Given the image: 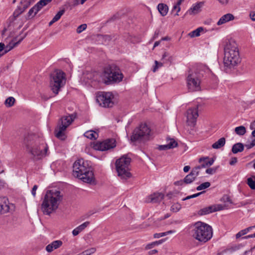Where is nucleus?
Instances as JSON below:
<instances>
[{"label": "nucleus", "instance_id": "6e6552de", "mask_svg": "<svg viewBox=\"0 0 255 255\" xmlns=\"http://www.w3.org/2000/svg\"><path fill=\"white\" fill-rule=\"evenodd\" d=\"M131 161V158L128 155H124L116 162V170L118 176L122 179H127L131 176L129 166Z\"/></svg>", "mask_w": 255, "mask_h": 255}, {"label": "nucleus", "instance_id": "774afa93", "mask_svg": "<svg viewBox=\"0 0 255 255\" xmlns=\"http://www.w3.org/2000/svg\"><path fill=\"white\" fill-rule=\"evenodd\" d=\"M190 169V167L189 166H184V167L183 168V171L185 172H187L189 171Z\"/></svg>", "mask_w": 255, "mask_h": 255}, {"label": "nucleus", "instance_id": "37998d69", "mask_svg": "<svg viewBox=\"0 0 255 255\" xmlns=\"http://www.w3.org/2000/svg\"><path fill=\"white\" fill-rule=\"evenodd\" d=\"M200 167L198 166L195 167L191 170V172L189 173L190 175L193 176L195 178H196L197 176H198L199 174Z\"/></svg>", "mask_w": 255, "mask_h": 255}, {"label": "nucleus", "instance_id": "c85d7f7f", "mask_svg": "<svg viewBox=\"0 0 255 255\" xmlns=\"http://www.w3.org/2000/svg\"><path fill=\"white\" fill-rule=\"evenodd\" d=\"M84 136L91 139H96L98 137V134L93 130L87 131L84 133Z\"/></svg>", "mask_w": 255, "mask_h": 255}, {"label": "nucleus", "instance_id": "2eb2a0df", "mask_svg": "<svg viewBox=\"0 0 255 255\" xmlns=\"http://www.w3.org/2000/svg\"><path fill=\"white\" fill-rule=\"evenodd\" d=\"M9 202L5 197H0V215L8 213L10 210Z\"/></svg>", "mask_w": 255, "mask_h": 255}, {"label": "nucleus", "instance_id": "58836bf2", "mask_svg": "<svg viewBox=\"0 0 255 255\" xmlns=\"http://www.w3.org/2000/svg\"><path fill=\"white\" fill-rule=\"evenodd\" d=\"M195 179L196 178H195L193 176H192L189 174L185 176L183 180L185 183L190 184L194 181Z\"/></svg>", "mask_w": 255, "mask_h": 255}, {"label": "nucleus", "instance_id": "9d476101", "mask_svg": "<svg viewBox=\"0 0 255 255\" xmlns=\"http://www.w3.org/2000/svg\"><path fill=\"white\" fill-rule=\"evenodd\" d=\"M64 73L61 70H56L51 75L50 86L52 91L58 94L60 88L64 85Z\"/></svg>", "mask_w": 255, "mask_h": 255}, {"label": "nucleus", "instance_id": "6ab92c4d", "mask_svg": "<svg viewBox=\"0 0 255 255\" xmlns=\"http://www.w3.org/2000/svg\"><path fill=\"white\" fill-rule=\"evenodd\" d=\"M25 36V34L19 38L18 39L17 37H15L6 47V50H5L4 53H6L11 49H12L14 47L16 46L20 42L24 39Z\"/></svg>", "mask_w": 255, "mask_h": 255}, {"label": "nucleus", "instance_id": "ddd939ff", "mask_svg": "<svg viewBox=\"0 0 255 255\" xmlns=\"http://www.w3.org/2000/svg\"><path fill=\"white\" fill-rule=\"evenodd\" d=\"M116 140L114 138L108 139L102 142H98L93 145L95 150L100 151L108 150L116 147Z\"/></svg>", "mask_w": 255, "mask_h": 255}, {"label": "nucleus", "instance_id": "20e7f679", "mask_svg": "<svg viewBox=\"0 0 255 255\" xmlns=\"http://www.w3.org/2000/svg\"><path fill=\"white\" fill-rule=\"evenodd\" d=\"M62 195L57 190L47 191L41 205V210L44 214L49 215L58 208Z\"/></svg>", "mask_w": 255, "mask_h": 255}, {"label": "nucleus", "instance_id": "7c9ffc66", "mask_svg": "<svg viewBox=\"0 0 255 255\" xmlns=\"http://www.w3.org/2000/svg\"><path fill=\"white\" fill-rule=\"evenodd\" d=\"M33 1L34 0H22L19 6L25 11Z\"/></svg>", "mask_w": 255, "mask_h": 255}, {"label": "nucleus", "instance_id": "393cba45", "mask_svg": "<svg viewBox=\"0 0 255 255\" xmlns=\"http://www.w3.org/2000/svg\"><path fill=\"white\" fill-rule=\"evenodd\" d=\"M158 10L162 16H165L168 11V6L164 3H159L157 6Z\"/></svg>", "mask_w": 255, "mask_h": 255}, {"label": "nucleus", "instance_id": "7ed1b4c3", "mask_svg": "<svg viewBox=\"0 0 255 255\" xmlns=\"http://www.w3.org/2000/svg\"><path fill=\"white\" fill-rule=\"evenodd\" d=\"M73 175L83 182L91 184H96V180L92 167L83 159L76 160L73 166Z\"/></svg>", "mask_w": 255, "mask_h": 255}, {"label": "nucleus", "instance_id": "052dcab7", "mask_svg": "<svg viewBox=\"0 0 255 255\" xmlns=\"http://www.w3.org/2000/svg\"><path fill=\"white\" fill-rule=\"evenodd\" d=\"M237 161L238 159L237 157H232L230 161V164L231 165H234L237 162Z\"/></svg>", "mask_w": 255, "mask_h": 255}, {"label": "nucleus", "instance_id": "473e14b6", "mask_svg": "<svg viewBox=\"0 0 255 255\" xmlns=\"http://www.w3.org/2000/svg\"><path fill=\"white\" fill-rule=\"evenodd\" d=\"M255 228V226H251V227H249L244 230L241 231L240 232H239V233H238L236 234V238L237 239L239 238L241 236H242L244 235H246L251 230H252L253 228Z\"/></svg>", "mask_w": 255, "mask_h": 255}, {"label": "nucleus", "instance_id": "6e6d98bb", "mask_svg": "<svg viewBox=\"0 0 255 255\" xmlns=\"http://www.w3.org/2000/svg\"><path fill=\"white\" fill-rule=\"evenodd\" d=\"M216 168H209L206 169V173L212 175L216 172Z\"/></svg>", "mask_w": 255, "mask_h": 255}, {"label": "nucleus", "instance_id": "de8ad7c7", "mask_svg": "<svg viewBox=\"0 0 255 255\" xmlns=\"http://www.w3.org/2000/svg\"><path fill=\"white\" fill-rule=\"evenodd\" d=\"M154 63H155V66L153 69V72H155L156 71V70L159 68V67H161L163 66V63H165V61H163V62H158L157 61L155 60L154 61Z\"/></svg>", "mask_w": 255, "mask_h": 255}, {"label": "nucleus", "instance_id": "423d86ee", "mask_svg": "<svg viewBox=\"0 0 255 255\" xmlns=\"http://www.w3.org/2000/svg\"><path fill=\"white\" fill-rule=\"evenodd\" d=\"M124 75L120 68L115 64L106 66L101 74L102 82L107 85L119 83L122 81Z\"/></svg>", "mask_w": 255, "mask_h": 255}, {"label": "nucleus", "instance_id": "603ef678", "mask_svg": "<svg viewBox=\"0 0 255 255\" xmlns=\"http://www.w3.org/2000/svg\"><path fill=\"white\" fill-rule=\"evenodd\" d=\"M87 28V24H81L80 25H79L77 28V30H76V32L78 33H81L83 31H84V30H85Z\"/></svg>", "mask_w": 255, "mask_h": 255}, {"label": "nucleus", "instance_id": "b1692460", "mask_svg": "<svg viewBox=\"0 0 255 255\" xmlns=\"http://www.w3.org/2000/svg\"><path fill=\"white\" fill-rule=\"evenodd\" d=\"M244 147L245 145L241 142L235 143L232 146V151L234 154L241 152L244 150Z\"/></svg>", "mask_w": 255, "mask_h": 255}, {"label": "nucleus", "instance_id": "5701e85b", "mask_svg": "<svg viewBox=\"0 0 255 255\" xmlns=\"http://www.w3.org/2000/svg\"><path fill=\"white\" fill-rule=\"evenodd\" d=\"M87 78L93 81H98V82L102 81L101 75L97 72H89L86 75Z\"/></svg>", "mask_w": 255, "mask_h": 255}, {"label": "nucleus", "instance_id": "dca6fc26", "mask_svg": "<svg viewBox=\"0 0 255 255\" xmlns=\"http://www.w3.org/2000/svg\"><path fill=\"white\" fill-rule=\"evenodd\" d=\"M204 2L200 1L193 4L192 7L188 10L186 13L190 15H195L201 11V8L204 5Z\"/></svg>", "mask_w": 255, "mask_h": 255}, {"label": "nucleus", "instance_id": "412c9836", "mask_svg": "<svg viewBox=\"0 0 255 255\" xmlns=\"http://www.w3.org/2000/svg\"><path fill=\"white\" fill-rule=\"evenodd\" d=\"M235 17L233 14L231 13H227L223 15L219 20L217 22L218 25H220L224 24L228 21L234 20Z\"/></svg>", "mask_w": 255, "mask_h": 255}, {"label": "nucleus", "instance_id": "c9c22d12", "mask_svg": "<svg viewBox=\"0 0 255 255\" xmlns=\"http://www.w3.org/2000/svg\"><path fill=\"white\" fill-rule=\"evenodd\" d=\"M176 231L175 230H170L165 232L155 233L154 234L153 237L154 238H159L160 237L168 235L170 234L175 233Z\"/></svg>", "mask_w": 255, "mask_h": 255}, {"label": "nucleus", "instance_id": "e433bc0d", "mask_svg": "<svg viewBox=\"0 0 255 255\" xmlns=\"http://www.w3.org/2000/svg\"><path fill=\"white\" fill-rule=\"evenodd\" d=\"M15 101L13 97H9L5 100L4 104L6 107H11L14 105Z\"/></svg>", "mask_w": 255, "mask_h": 255}, {"label": "nucleus", "instance_id": "bb28decb", "mask_svg": "<svg viewBox=\"0 0 255 255\" xmlns=\"http://www.w3.org/2000/svg\"><path fill=\"white\" fill-rule=\"evenodd\" d=\"M39 10V8L36 6V5L35 4L34 6L29 9L27 13V19H30L34 17Z\"/></svg>", "mask_w": 255, "mask_h": 255}, {"label": "nucleus", "instance_id": "3c124183", "mask_svg": "<svg viewBox=\"0 0 255 255\" xmlns=\"http://www.w3.org/2000/svg\"><path fill=\"white\" fill-rule=\"evenodd\" d=\"M204 192H205V191H202V192H199V193L193 194L192 195L188 196L186 197L183 198V201H185V200H187L190 199L191 198L197 197L199 196V195H200L201 194H202Z\"/></svg>", "mask_w": 255, "mask_h": 255}, {"label": "nucleus", "instance_id": "680f3d73", "mask_svg": "<svg viewBox=\"0 0 255 255\" xmlns=\"http://www.w3.org/2000/svg\"><path fill=\"white\" fill-rule=\"evenodd\" d=\"M6 183L2 180L0 179V190L6 187Z\"/></svg>", "mask_w": 255, "mask_h": 255}, {"label": "nucleus", "instance_id": "c756f323", "mask_svg": "<svg viewBox=\"0 0 255 255\" xmlns=\"http://www.w3.org/2000/svg\"><path fill=\"white\" fill-rule=\"evenodd\" d=\"M166 144L169 149H172L178 146L177 142L174 138H167Z\"/></svg>", "mask_w": 255, "mask_h": 255}, {"label": "nucleus", "instance_id": "a19ab883", "mask_svg": "<svg viewBox=\"0 0 255 255\" xmlns=\"http://www.w3.org/2000/svg\"><path fill=\"white\" fill-rule=\"evenodd\" d=\"M209 159V157H202V158H200L199 160V162L200 163H202V162H203V163H201L200 165H199L198 166L199 167H200V169L201 168H205L206 167H208V165H206V160L208 159Z\"/></svg>", "mask_w": 255, "mask_h": 255}, {"label": "nucleus", "instance_id": "39448f33", "mask_svg": "<svg viewBox=\"0 0 255 255\" xmlns=\"http://www.w3.org/2000/svg\"><path fill=\"white\" fill-rule=\"evenodd\" d=\"M191 232L194 239L204 243L209 241L213 236L211 226L201 222L195 223Z\"/></svg>", "mask_w": 255, "mask_h": 255}, {"label": "nucleus", "instance_id": "f3484780", "mask_svg": "<svg viewBox=\"0 0 255 255\" xmlns=\"http://www.w3.org/2000/svg\"><path fill=\"white\" fill-rule=\"evenodd\" d=\"M164 195L161 193H154L150 195L146 200L148 203H155L160 202L163 198Z\"/></svg>", "mask_w": 255, "mask_h": 255}, {"label": "nucleus", "instance_id": "13d9d810", "mask_svg": "<svg viewBox=\"0 0 255 255\" xmlns=\"http://www.w3.org/2000/svg\"><path fill=\"white\" fill-rule=\"evenodd\" d=\"M255 145V139H254L252 141V142L249 144H246L245 145V146L247 148V149H250L253 147Z\"/></svg>", "mask_w": 255, "mask_h": 255}, {"label": "nucleus", "instance_id": "5fc2aeb1", "mask_svg": "<svg viewBox=\"0 0 255 255\" xmlns=\"http://www.w3.org/2000/svg\"><path fill=\"white\" fill-rule=\"evenodd\" d=\"M47 4V2H46L43 0H40L38 2H37L36 5V6H37L38 8H39V9L40 10L42 7L45 5H46Z\"/></svg>", "mask_w": 255, "mask_h": 255}, {"label": "nucleus", "instance_id": "0eeeda50", "mask_svg": "<svg viewBox=\"0 0 255 255\" xmlns=\"http://www.w3.org/2000/svg\"><path fill=\"white\" fill-rule=\"evenodd\" d=\"M76 116V113H74L69 114L68 116H63L60 119L58 127L55 129V134L56 137L61 140L65 139L66 136L65 131L74 121Z\"/></svg>", "mask_w": 255, "mask_h": 255}, {"label": "nucleus", "instance_id": "72a5a7b5", "mask_svg": "<svg viewBox=\"0 0 255 255\" xmlns=\"http://www.w3.org/2000/svg\"><path fill=\"white\" fill-rule=\"evenodd\" d=\"M203 30V28L202 27H200L195 30L190 32L188 35L191 37H197L200 35V32Z\"/></svg>", "mask_w": 255, "mask_h": 255}, {"label": "nucleus", "instance_id": "864d4df0", "mask_svg": "<svg viewBox=\"0 0 255 255\" xmlns=\"http://www.w3.org/2000/svg\"><path fill=\"white\" fill-rule=\"evenodd\" d=\"M212 206V209H213V212H216L218 211L222 210L225 209L224 207L222 205H214V206Z\"/></svg>", "mask_w": 255, "mask_h": 255}, {"label": "nucleus", "instance_id": "09e8293b", "mask_svg": "<svg viewBox=\"0 0 255 255\" xmlns=\"http://www.w3.org/2000/svg\"><path fill=\"white\" fill-rule=\"evenodd\" d=\"M181 209V205L178 203L174 204L171 207V211L177 212Z\"/></svg>", "mask_w": 255, "mask_h": 255}, {"label": "nucleus", "instance_id": "c03bdc74", "mask_svg": "<svg viewBox=\"0 0 255 255\" xmlns=\"http://www.w3.org/2000/svg\"><path fill=\"white\" fill-rule=\"evenodd\" d=\"M161 60L165 63L167 61H171L172 57L167 52H165L162 56Z\"/></svg>", "mask_w": 255, "mask_h": 255}, {"label": "nucleus", "instance_id": "bf43d9fd", "mask_svg": "<svg viewBox=\"0 0 255 255\" xmlns=\"http://www.w3.org/2000/svg\"><path fill=\"white\" fill-rule=\"evenodd\" d=\"M158 149L160 150H166L170 149L168 148L167 144L159 145L158 147Z\"/></svg>", "mask_w": 255, "mask_h": 255}, {"label": "nucleus", "instance_id": "69168bd1", "mask_svg": "<svg viewBox=\"0 0 255 255\" xmlns=\"http://www.w3.org/2000/svg\"><path fill=\"white\" fill-rule=\"evenodd\" d=\"M206 165H208V166H210L213 164L214 160V159H212L209 161L206 160Z\"/></svg>", "mask_w": 255, "mask_h": 255}, {"label": "nucleus", "instance_id": "aec40b11", "mask_svg": "<svg viewBox=\"0 0 255 255\" xmlns=\"http://www.w3.org/2000/svg\"><path fill=\"white\" fill-rule=\"evenodd\" d=\"M62 244V242L60 240L54 241L46 247V250L47 252L51 253L54 250L60 248Z\"/></svg>", "mask_w": 255, "mask_h": 255}, {"label": "nucleus", "instance_id": "f257e3e1", "mask_svg": "<svg viewBox=\"0 0 255 255\" xmlns=\"http://www.w3.org/2000/svg\"><path fill=\"white\" fill-rule=\"evenodd\" d=\"M23 144L34 160H40L46 155L48 147L43 138L38 135L28 133L24 137Z\"/></svg>", "mask_w": 255, "mask_h": 255}, {"label": "nucleus", "instance_id": "ea45409f", "mask_svg": "<svg viewBox=\"0 0 255 255\" xmlns=\"http://www.w3.org/2000/svg\"><path fill=\"white\" fill-rule=\"evenodd\" d=\"M211 185V184L209 182H206L204 183H202L200 185H199L196 189L198 191L202 190L203 189H205L208 187H209Z\"/></svg>", "mask_w": 255, "mask_h": 255}, {"label": "nucleus", "instance_id": "79ce46f5", "mask_svg": "<svg viewBox=\"0 0 255 255\" xmlns=\"http://www.w3.org/2000/svg\"><path fill=\"white\" fill-rule=\"evenodd\" d=\"M96 252V249L92 248L80 253V255H90Z\"/></svg>", "mask_w": 255, "mask_h": 255}, {"label": "nucleus", "instance_id": "e2e57ef3", "mask_svg": "<svg viewBox=\"0 0 255 255\" xmlns=\"http://www.w3.org/2000/svg\"><path fill=\"white\" fill-rule=\"evenodd\" d=\"M250 17L253 21H255V11H252L250 13Z\"/></svg>", "mask_w": 255, "mask_h": 255}, {"label": "nucleus", "instance_id": "f03ea898", "mask_svg": "<svg viewBox=\"0 0 255 255\" xmlns=\"http://www.w3.org/2000/svg\"><path fill=\"white\" fill-rule=\"evenodd\" d=\"M241 61L238 44L234 40H228L224 46V66L232 69L237 66Z\"/></svg>", "mask_w": 255, "mask_h": 255}, {"label": "nucleus", "instance_id": "4468645a", "mask_svg": "<svg viewBox=\"0 0 255 255\" xmlns=\"http://www.w3.org/2000/svg\"><path fill=\"white\" fill-rule=\"evenodd\" d=\"M198 107L189 108L186 112V122L189 126L194 127L196 123V120L198 117Z\"/></svg>", "mask_w": 255, "mask_h": 255}, {"label": "nucleus", "instance_id": "a18cd8bd", "mask_svg": "<svg viewBox=\"0 0 255 255\" xmlns=\"http://www.w3.org/2000/svg\"><path fill=\"white\" fill-rule=\"evenodd\" d=\"M247 183L252 189H255V182L252 177L249 178L247 179Z\"/></svg>", "mask_w": 255, "mask_h": 255}, {"label": "nucleus", "instance_id": "338daca9", "mask_svg": "<svg viewBox=\"0 0 255 255\" xmlns=\"http://www.w3.org/2000/svg\"><path fill=\"white\" fill-rule=\"evenodd\" d=\"M184 183V180H180L178 181L175 182V185H182Z\"/></svg>", "mask_w": 255, "mask_h": 255}, {"label": "nucleus", "instance_id": "0e129e2a", "mask_svg": "<svg viewBox=\"0 0 255 255\" xmlns=\"http://www.w3.org/2000/svg\"><path fill=\"white\" fill-rule=\"evenodd\" d=\"M37 185H34L33 188H32V191H31V193L32 194V195L35 197V195H36V190H37Z\"/></svg>", "mask_w": 255, "mask_h": 255}, {"label": "nucleus", "instance_id": "4c0bfd02", "mask_svg": "<svg viewBox=\"0 0 255 255\" xmlns=\"http://www.w3.org/2000/svg\"><path fill=\"white\" fill-rule=\"evenodd\" d=\"M24 10L19 6H17V8L14 10L13 13V16L14 18H16L21 13L24 12Z\"/></svg>", "mask_w": 255, "mask_h": 255}, {"label": "nucleus", "instance_id": "4d7b16f0", "mask_svg": "<svg viewBox=\"0 0 255 255\" xmlns=\"http://www.w3.org/2000/svg\"><path fill=\"white\" fill-rule=\"evenodd\" d=\"M250 128L253 129V131L252 132V135L253 137H255V121L251 123L250 125Z\"/></svg>", "mask_w": 255, "mask_h": 255}, {"label": "nucleus", "instance_id": "1a4fd4ad", "mask_svg": "<svg viewBox=\"0 0 255 255\" xmlns=\"http://www.w3.org/2000/svg\"><path fill=\"white\" fill-rule=\"evenodd\" d=\"M201 74L194 70L188 71L186 78L187 86L190 92L199 91L201 90Z\"/></svg>", "mask_w": 255, "mask_h": 255}, {"label": "nucleus", "instance_id": "cd10ccee", "mask_svg": "<svg viewBox=\"0 0 255 255\" xmlns=\"http://www.w3.org/2000/svg\"><path fill=\"white\" fill-rule=\"evenodd\" d=\"M212 206H210L207 207H205L203 209H200L198 212V215L200 216H203L205 215L208 214L209 213H213Z\"/></svg>", "mask_w": 255, "mask_h": 255}, {"label": "nucleus", "instance_id": "a211bd4d", "mask_svg": "<svg viewBox=\"0 0 255 255\" xmlns=\"http://www.w3.org/2000/svg\"><path fill=\"white\" fill-rule=\"evenodd\" d=\"M25 36V34L19 38L18 39L17 37H15L6 47V50H5L4 53H6L11 49H12L14 47L16 46L20 42L24 39Z\"/></svg>", "mask_w": 255, "mask_h": 255}, {"label": "nucleus", "instance_id": "8fccbe9b", "mask_svg": "<svg viewBox=\"0 0 255 255\" xmlns=\"http://www.w3.org/2000/svg\"><path fill=\"white\" fill-rule=\"evenodd\" d=\"M185 0H178L177 3L174 5V8H177V12L175 13V15L178 16L179 15L178 12L180 11L181 8L180 7V5H181V3L183 2Z\"/></svg>", "mask_w": 255, "mask_h": 255}, {"label": "nucleus", "instance_id": "a878e982", "mask_svg": "<svg viewBox=\"0 0 255 255\" xmlns=\"http://www.w3.org/2000/svg\"><path fill=\"white\" fill-rule=\"evenodd\" d=\"M226 143V139L225 137H222L218 140L213 143L212 145V148L214 149H219L224 146Z\"/></svg>", "mask_w": 255, "mask_h": 255}, {"label": "nucleus", "instance_id": "49530a36", "mask_svg": "<svg viewBox=\"0 0 255 255\" xmlns=\"http://www.w3.org/2000/svg\"><path fill=\"white\" fill-rule=\"evenodd\" d=\"M65 9L60 10L54 16L53 19L56 22L61 17V16L64 13Z\"/></svg>", "mask_w": 255, "mask_h": 255}, {"label": "nucleus", "instance_id": "f704fd0d", "mask_svg": "<svg viewBox=\"0 0 255 255\" xmlns=\"http://www.w3.org/2000/svg\"><path fill=\"white\" fill-rule=\"evenodd\" d=\"M165 241V239H162L160 240H159L158 241L153 242L150 244H149L147 245L145 247V249L149 250L152 248H153L155 246L159 245L160 244H161L162 243H163Z\"/></svg>", "mask_w": 255, "mask_h": 255}, {"label": "nucleus", "instance_id": "f8f14e48", "mask_svg": "<svg viewBox=\"0 0 255 255\" xmlns=\"http://www.w3.org/2000/svg\"><path fill=\"white\" fill-rule=\"evenodd\" d=\"M113 95L110 92H101L97 96V102L103 107L110 108L113 107L114 102Z\"/></svg>", "mask_w": 255, "mask_h": 255}, {"label": "nucleus", "instance_id": "2f4dec72", "mask_svg": "<svg viewBox=\"0 0 255 255\" xmlns=\"http://www.w3.org/2000/svg\"><path fill=\"white\" fill-rule=\"evenodd\" d=\"M235 131L236 134L239 135H243L246 132V128L243 126H241L238 127H236L235 128Z\"/></svg>", "mask_w": 255, "mask_h": 255}, {"label": "nucleus", "instance_id": "9b49d317", "mask_svg": "<svg viewBox=\"0 0 255 255\" xmlns=\"http://www.w3.org/2000/svg\"><path fill=\"white\" fill-rule=\"evenodd\" d=\"M151 133L149 127L146 124H141L132 132L130 140L132 141H141L149 139Z\"/></svg>", "mask_w": 255, "mask_h": 255}, {"label": "nucleus", "instance_id": "4be33fe9", "mask_svg": "<svg viewBox=\"0 0 255 255\" xmlns=\"http://www.w3.org/2000/svg\"><path fill=\"white\" fill-rule=\"evenodd\" d=\"M90 224V222L88 221L85 222L82 224L72 231V234L74 236H77L80 232L83 231L86 228H87Z\"/></svg>", "mask_w": 255, "mask_h": 255}]
</instances>
